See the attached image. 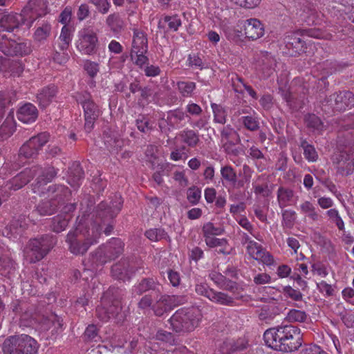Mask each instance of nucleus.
<instances>
[{
	"label": "nucleus",
	"mask_w": 354,
	"mask_h": 354,
	"mask_svg": "<svg viewBox=\"0 0 354 354\" xmlns=\"http://www.w3.org/2000/svg\"><path fill=\"white\" fill-rule=\"evenodd\" d=\"M263 339L268 347L282 352L295 351L302 344L300 329L291 324L267 329Z\"/></svg>",
	"instance_id": "nucleus-1"
},
{
	"label": "nucleus",
	"mask_w": 354,
	"mask_h": 354,
	"mask_svg": "<svg viewBox=\"0 0 354 354\" xmlns=\"http://www.w3.org/2000/svg\"><path fill=\"white\" fill-rule=\"evenodd\" d=\"M118 288H110L103 295L101 304L96 308V317L102 322L110 319L122 320V292Z\"/></svg>",
	"instance_id": "nucleus-2"
},
{
	"label": "nucleus",
	"mask_w": 354,
	"mask_h": 354,
	"mask_svg": "<svg viewBox=\"0 0 354 354\" xmlns=\"http://www.w3.org/2000/svg\"><path fill=\"white\" fill-rule=\"evenodd\" d=\"M201 317L195 308H182L175 312L169 322L173 331L183 335L193 331L198 326Z\"/></svg>",
	"instance_id": "nucleus-3"
},
{
	"label": "nucleus",
	"mask_w": 354,
	"mask_h": 354,
	"mask_svg": "<svg viewBox=\"0 0 354 354\" xmlns=\"http://www.w3.org/2000/svg\"><path fill=\"white\" fill-rule=\"evenodd\" d=\"M39 344L30 336L25 334L10 336L3 344V354H37Z\"/></svg>",
	"instance_id": "nucleus-4"
},
{
	"label": "nucleus",
	"mask_w": 354,
	"mask_h": 354,
	"mask_svg": "<svg viewBox=\"0 0 354 354\" xmlns=\"http://www.w3.org/2000/svg\"><path fill=\"white\" fill-rule=\"evenodd\" d=\"M124 243L121 239L112 238L104 244H102L93 252L90 257L95 267L96 265L102 266L106 263L118 258L123 252Z\"/></svg>",
	"instance_id": "nucleus-5"
},
{
	"label": "nucleus",
	"mask_w": 354,
	"mask_h": 354,
	"mask_svg": "<svg viewBox=\"0 0 354 354\" xmlns=\"http://www.w3.org/2000/svg\"><path fill=\"white\" fill-rule=\"evenodd\" d=\"M55 244V239L52 235L45 234L30 239L26 249V254L30 263L41 260Z\"/></svg>",
	"instance_id": "nucleus-6"
},
{
	"label": "nucleus",
	"mask_w": 354,
	"mask_h": 354,
	"mask_svg": "<svg viewBox=\"0 0 354 354\" xmlns=\"http://www.w3.org/2000/svg\"><path fill=\"white\" fill-rule=\"evenodd\" d=\"M354 106V94L350 91L333 93L322 102V109L326 112L344 111Z\"/></svg>",
	"instance_id": "nucleus-7"
},
{
	"label": "nucleus",
	"mask_w": 354,
	"mask_h": 354,
	"mask_svg": "<svg viewBox=\"0 0 354 354\" xmlns=\"http://www.w3.org/2000/svg\"><path fill=\"white\" fill-rule=\"evenodd\" d=\"M97 217L95 221L91 219L84 218L81 220L75 227V230L82 237L84 241L87 243L90 248L91 245H95L99 242L102 234V225L98 223Z\"/></svg>",
	"instance_id": "nucleus-8"
},
{
	"label": "nucleus",
	"mask_w": 354,
	"mask_h": 354,
	"mask_svg": "<svg viewBox=\"0 0 354 354\" xmlns=\"http://www.w3.org/2000/svg\"><path fill=\"white\" fill-rule=\"evenodd\" d=\"M194 290L198 295L204 297L214 304L225 306H235V299L232 296L225 292L216 291L206 283H197Z\"/></svg>",
	"instance_id": "nucleus-9"
},
{
	"label": "nucleus",
	"mask_w": 354,
	"mask_h": 354,
	"mask_svg": "<svg viewBox=\"0 0 354 354\" xmlns=\"http://www.w3.org/2000/svg\"><path fill=\"white\" fill-rule=\"evenodd\" d=\"M30 169L34 171V176L37 175L35 182L32 184L34 193L39 196L45 195L46 185L51 182L57 174V169L52 166L42 168L38 165L33 166Z\"/></svg>",
	"instance_id": "nucleus-10"
},
{
	"label": "nucleus",
	"mask_w": 354,
	"mask_h": 354,
	"mask_svg": "<svg viewBox=\"0 0 354 354\" xmlns=\"http://www.w3.org/2000/svg\"><path fill=\"white\" fill-rule=\"evenodd\" d=\"M50 134L47 132H41L31 137L19 149V158L25 159L36 158L42 147L48 142Z\"/></svg>",
	"instance_id": "nucleus-11"
},
{
	"label": "nucleus",
	"mask_w": 354,
	"mask_h": 354,
	"mask_svg": "<svg viewBox=\"0 0 354 354\" xmlns=\"http://www.w3.org/2000/svg\"><path fill=\"white\" fill-rule=\"evenodd\" d=\"M0 50L7 56H24L32 51L29 43H19L2 34L0 35Z\"/></svg>",
	"instance_id": "nucleus-12"
},
{
	"label": "nucleus",
	"mask_w": 354,
	"mask_h": 354,
	"mask_svg": "<svg viewBox=\"0 0 354 354\" xmlns=\"http://www.w3.org/2000/svg\"><path fill=\"white\" fill-rule=\"evenodd\" d=\"M241 142L239 133L227 124L221 129V142L225 152L228 155L238 156L240 149L236 147Z\"/></svg>",
	"instance_id": "nucleus-13"
},
{
	"label": "nucleus",
	"mask_w": 354,
	"mask_h": 354,
	"mask_svg": "<svg viewBox=\"0 0 354 354\" xmlns=\"http://www.w3.org/2000/svg\"><path fill=\"white\" fill-rule=\"evenodd\" d=\"M34 171L30 168H26L12 179L0 187V195L5 201L10 195V191H17L22 188L34 177Z\"/></svg>",
	"instance_id": "nucleus-14"
},
{
	"label": "nucleus",
	"mask_w": 354,
	"mask_h": 354,
	"mask_svg": "<svg viewBox=\"0 0 354 354\" xmlns=\"http://www.w3.org/2000/svg\"><path fill=\"white\" fill-rule=\"evenodd\" d=\"M77 50L84 55H92L96 52L98 39L95 32L91 29L84 28L78 34Z\"/></svg>",
	"instance_id": "nucleus-15"
},
{
	"label": "nucleus",
	"mask_w": 354,
	"mask_h": 354,
	"mask_svg": "<svg viewBox=\"0 0 354 354\" xmlns=\"http://www.w3.org/2000/svg\"><path fill=\"white\" fill-rule=\"evenodd\" d=\"M123 201L120 196L115 195L114 198L108 204L101 202L97 205V215L103 223L109 219H113L121 210Z\"/></svg>",
	"instance_id": "nucleus-16"
},
{
	"label": "nucleus",
	"mask_w": 354,
	"mask_h": 354,
	"mask_svg": "<svg viewBox=\"0 0 354 354\" xmlns=\"http://www.w3.org/2000/svg\"><path fill=\"white\" fill-rule=\"evenodd\" d=\"M156 297L154 300L151 309L156 316L161 317L165 313L170 309V304L176 301L178 299V304H181L184 302L185 297H176L175 295H162L160 290L158 293L156 294Z\"/></svg>",
	"instance_id": "nucleus-17"
},
{
	"label": "nucleus",
	"mask_w": 354,
	"mask_h": 354,
	"mask_svg": "<svg viewBox=\"0 0 354 354\" xmlns=\"http://www.w3.org/2000/svg\"><path fill=\"white\" fill-rule=\"evenodd\" d=\"M186 118H189V115L180 109L170 110L167 112L166 118H162L159 122L158 127L162 132L166 130L165 123L167 124L169 129H179L183 126V122Z\"/></svg>",
	"instance_id": "nucleus-18"
},
{
	"label": "nucleus",
	"mask_w": 354,
	"mask_h": 354,
	"mask_svg": "<svg viewBox=\"0 0 354 354\" xmlns=\"http://www.w3.org/2000/svg\"><path fill=\"white\" fill-rule=\"evenodd\" d=\"M140 268L141 267H136L129 261H122L112 266L111 274L115 279L125 281L129 280Z\"/></svg>",
	"instance_id": "nucleus-19"
},
{
	"label": "nucleus",
	"mask_w": 354,
	"mask_h": 354,
	"mask_svg": "<svg viewBox=\"0 0 354 354\" xmlns=\"http://www.w3.org/2000/svg\"><path fill=\"white\" fill-rule=\"evenodd\" d=\"M66 241L68 245L70 252L75 255H83L89 249L87 243L84 241L75 229L68 233Z\"/></svg>",
	"instance_id": "nucleus-20"
},
{
	"label": "nucleus",
	"mask_w": 354,
	"mask_h": 354,
	"mask_svg": "<svg viewBox=\"0 0 354 354\" xmlns=\"http://www.w3.org/2000/svg\"><path fill=\"white\" fill-rule=\"evenodd\" d=\"M160 283L153 278H144L132 287L131 293L133 297L140 296L147 292L156 295L160 290Z\"/></svg>",
	"instance_id": "nucleus-21"
},
{
	"label": "nucleus",
	"mask_w": 354,
	"mask_h": 354,
	"mask_svg": "<svg viewBox=\"0 0 354 354\" xmlns=\"http://www.w3.org/2000/svg\"><path fill=\"white\" fill-rule=\"evenodd\" d=\"M148 52V39L147 35L141 30L133 29V36L130 52V57L141 53H147Z\"/></svg>",
	"instance_id": "nucleus-22"
},
{
	"label": "nucleus",
	"mask_w": 354,
	"mask_h": 354,
	"mask_svg": "<svg viewBox=\"0 0 354 354\" xmlns=\"http://www.w3.org/2000/svg\"><path fill=\"white\" fill-rule=\"evenodd\" d=\"M276 60L268 52H261L258 61V70L262 73L263 78H268L275 71Z\"/></svg>",
	"instance_id": "nucleus-23"
},
{
	"label": "nucleus",
	"mask_w": 354,
	"mask_h": 354,
	"mask_svg": "<svg viewBox=\"0 0 354 354\" xmlns=\"http://www.w3.org/2000/svg\"><path fill=\"white\" fill-rule=\"evenodd\" d=\"M45 194L59 205V203L68 200L71 191L64 185H53L48 187L45 191Z\"/></svg>",
	"instance_id": "nucleus-24"
},
{
	"label": "nucleus",
	"mask_w": 354,
	"mask_h": 354,
	"mask_svg": "<svg viewBox=\"0 0 354 354\" xmlns=\"http://www.w3.org/2000/svg\"><path fill=\"white\" fill-rule=\"evenodd\" d=\"M83 110L85 120L84 129L86 133H90L94 127L96 120L100 115V111L94 102L84 105Z\"/></svg>",
	"instance_id": "nucleus-25"
},
{
	"label": "nucleus",
	"mask_w": 354,
	"mask_h": 354,
	"mask_svg": "<svg viewBox=\"0 0 354 354\" xmlns=\"http://www.w3.org/2000/svg\"><path fill=\"white\" fill-rule=\"evenodd\" d=\"M335 163L339 173L346 176L351 174L354 171V153H340Z\"/></svg>",
	"instance_id": "nucleus-26"
},
{
	"label": "nucleus",
	"mask_w": 354,
	"mask_h": 354,
	"mask_svg": "<svg viewBox=\"0 0 354 354\" xmlns=\"http://www.w3.org/2000/svg\"><path fill=\"white\" fill-rule=\"evenodd\" d=\"M57 92V87L54 84L39 89L36 96L39 106L42 109L46 108L55 98Z\"/></svg>",
	"instance_id": "nucleus-27"
},
{
	"label": "nucleus",
	"mask_w": 354,
	"mask_h": 354,
	"mask_svg": "<svg viewBox=\"0 0 354 354\" xmlns=\"http://www.w3.org/2000/svg\"><path fill=\"white\" fill-rule=\"evenodd\" d=\"M38 114L37 107L30 102L21 105L17 112L18 120L25 124L34 122L37 120Z\"/></svg>",
	"instance_id": "nucleus-28"
},
{
	"label": "nucleus",
	"mask_w": 354,
	"mask_h": 354,
	"mask_svg": "<svg viewBox=\"0 0 354 354\" xmlns=\"http://www.w3.org/2000/svg\"><path fill=\"white\" fill-rule=\"evenodd\" d=\"M284 42L292 56H296L304 52L305 42L295 32L286 35L284 38Z\"/></svg>",
	"instance_id": "nucleus-29"
},
{
	"label": "nucleus",
	"mask_w": 354,
	"mask_h": 354,
	"mask_svg": "<svg viewBox=\"0 0 354 354\" xmlns=\"http://www.w3.org/2000/svg\"><path fill=\"white\" fill-rule=\"evenodd\" d=\"M209 277L220 289L231 292H234L237 290L236 282L227 279L226 276L219 272L212 271L209 274Z\"/></svg>",
	"instance_id": "nucleus-30"
},
{
	"label": "nucleus",
	"mask_w": 354,
	"mask_h": 354,
	"mask_svg": "<svg viewBox=\"0 0 354 354\" xmlns=\"http://www.w3.org/2000/svg\"><path fill=\"white\" fill-rule=\"evenodd\" d=\"M26 223L22 219H13L3 229V235L9 239H15L21 236L26 230Z\"/></svg>",
	"instance_id": "nucleus-31"
},
{
	"label": "nucleus",
	"mask_w": 354,
	"mask_h": 354,
	"mask_svg": "<svg viewBox=\"0 0 354 354\" xmlns=\"http://www.w3.org/2000/svg\"><path fill=\"white\" fill-rule=\"evenodd\" d=\"M277 198L279 207L284 209L294 204L295 193L291 188L280 186L277 191Z\"/></svg>",
	"instance_id": "nucleus-32"
},
{
	"label": "nucleus",
	"mask_w": 354,
	"mask_h": 354,
	"mask_svg": "<svg viewBox=\"0 0 354 354\" xmlns=\"http://www.w3.org/2000/svg\"><path fill=\"white\" fill-rule=\"evenodd\" d=\"M316 68L322 75L321 77H319V82L324 83V88L328 86V82H327V77L337 71L335 62L326 60L322 63L318 64L316 66Z\"/></svg>",
	"instance_id": "nucleus-33"
},
{
	"label": "nucleus",
	"mask_w": 354,
	"mask_h": 354,
	"mask_svg": "<svg viewBox=\"0 0 354 354\" xmlns=\"http://www.w3.org/2000/svg\"><path fill=\"white\" fill-rule=\"evenodd\" d=\"M178 136L181 142L190 148L197 147L201 142L199 133L194 129L186 128Z\"/></svg>",
	"instance_id": "nucleus-34"
},
{
	"label": "nucleus",
	"mask_w": 354,
	"mask_h": 354,
	"mask_svg": "<svg viewBox=\"0 0 354 354\" xmlns=\"http://www.w3.org/2000/svg\"><path fill=\"white\" fill-rule=\"evenodd\" d=\"M243 27L245 37L252 40H256L265 34L263 24H244Z\"/></svg>",
	"instance_id": "nucleus-35"
},
{
	"label": "nucleus",
	"mask_w": 354,
	"mask_h": 354,
	"mask_svg": "<svg viewBox=\"0 0 354 354\" xmlns=\"http://www.w3.org/2000/svg\"><path fill=\"white\" fill-rule=\"evenodd\" d=\"M281 95L283 100L292 111H297L304 106V100L295 97L289 91L280 89Z\"/></svg>",
	"instance_id": "nucleus-36"
},
{
	"label": "nucleus",
	"mask_w": 354,
	"mask_h": 354,
	"mask_svg": "<svg viewBox=\"0 0 354 354\" xmlns=\"http://www.w3.org/2000/svg\"><path fill=\"white\" fill-rule=\"evenodd\" d=\"M75 31V28L71 24H65L62 28L61 34L59 37L60 43L58 44V48L62 51H65L72 40L73 33Z\"/></svg>",
	"instance_id": "nucleus-37"
},
{
	"label": "nucleus",
	"mask_w": 354,
	"mask_h": 354,
	"mask_svg": "<svg viewBox=\"0 0 354 354\" xmlns=\"http://www.w3.org/2000/svg\"><path fill=\"white\" fill-rule=\"evenodd\" d=\"M84 178V172L77 162H74L69 168L68 183L73 187H79Z\"/></svg>",
	"instance_id": "nucleus-38"
},
{
	"label": "nucleus",
	"mask_w": 354,
	"mask_h": 354,
	"mask_svg": "<svg viewBox=\"0 0 354 354\" xmlns=\"http://www.w3.org/2000/svg\"><path fill=\"white\" fill-rule=\"evenodd\" d=\"M300 212L313 222H317L322 218L315 205L309 201H305L299 205Z\"/></svg>",
	"instance_id": "nucleus-39"
},
{
	"label": "nucleus",
	"mask_w": 354,
	"mask_h": 354,
	"mask_svg": "<svg viewBox=\"0 0 354 354\" xmlns=\"http://www.w3.org/2000/svg\"><path fill=\"white\" fill-rule=\"evenodd\" d=\"M15 131V121L12 115H8L0 127V142L9 138Z\"/></svg>",
	"instance_id": "nucleus-40"
},
{
	"label": "nucleus",
	"mask_w": 354,
	"mask_h": 354,
	"mask_svg": "<svg viewBox=\"0 0 354 354\" xmlns=\"http://www.w3.org/2000/svg\"><path fill=\"white\" fill-rule=\"evenodd\" d=\"M145 236L151 241L158 242L162 240H165L167 242H171V238L162 227L150 228L145 231Z\"/></svg>",
	"instance_id": "nucleus-41"
},
{
	"label": "nucleus",
	"mask_w": 354,
	"mask_h": 354,
	"mask_svg": "<svg viewBox=\"0 0 354 354\" xmlns=\"http://www.w3.org/2000/svg\"><path fill=\"white\" fill-rule=\"evenodd\" d=\"M253 114L241 116L239 119V122L245 128L250 131H256L260 127L259 118L257 113L252 111Z\"/></svg>",
	"instance_id": "nucleus-42"
},
{
	"label": "nucleus",
	"mask_w": 354,
	"mask_h": 354,
	"mask_svg": "<svg viewBox=\"0 0 354 354\" xmlns=\"http://www.w3.org/2000/svg\"><path fill=\"white\" fill-rule=\"evenodd\" d=\"M71 215L68 214H59L52 218L50 227L55 232L59 233L64 231L68 225Z\"/></svg>",
	"instance_id": "nucleus-43"
},
{
	"label": "nucleus",
	"mask_w": 354,
	"mask_h": 354,
	"mask_svg": "<svg viewBox=\"0 0 354 354\" xmlns=\"http://www.w3.org/2000/svg\"><path fill=\"white\" fill-rule=\"evenodd\" d=\"M57 204L51 199L40 202L37 206L36 211L41 216H48L54 214L57 209Z\"/></svg>",
	"instance_id": "nucleus-44"
},
{
	"label": "nucleus",
	"mask_w": 354,
	"mask_h": 354,
	"mask_svg": "<svg viewBox=\"0 0 354 354\" xmlns=\"http://www.w3.org/2000/svg\"><path fill=\"white\" fill-rule=\"evenodd\" d=\"M24 71V66L20 61L7 60L4 63V71L3 72L10 73L14 77H19Z\"/></svg>",
	"instance_id": "nucleus-45"
},
{
	"label": "nucleus",
	"mask_w": 354,
	"mask_h": 354,
	"mask_svg": "<svg viewBox=\"0 0 354 354\" xmlns=\"http://www.w3.org/2000/svg\"><path fill=\"white\" fill-rule=\"evenodd\" d=\"M224 231L223 227L221 225H216L212 222H207L202 227V233L204 238L222 235Z\"/></svg>",
	"instance_id": "nucleus-46"
},
{
	"label": "nucleus",
	"mask_w": 354,
	"mask_h": 354,
	"mask_svg": "<svg viewBox=\"0 0 354 354\" xmlns=\"http://www.w3.org/2000/svg\"><path fill=\"white\" fill-rule=\"evenodd\" d=\"M211 108L213 112L214 122L224 124L227 121L226 109L221 104L212 102Z\"/></svg>",
	"instance_id": "nucleus-47"
},
{
	"label": "nucleus",
	"mask_w": 354,
	"mask_h": 354,
	"mask_svg": "<svg viewBox=\"0 0 354 354\" xmlns=\"http://www.w3.org/2000/svg\"><path fill=\"white\" fill-rule=\"evenodd\" d=\"M16 263L10 257L9 251L0 252V270L8 273L15 270Z\"/></svg>",
	"instance_id": "nucleus-48"
},
{
	"label": "nucleus",
	"mask_w": 354,
	"mask_h": 354,
	"mask_svg": "<svg viewBox=\"0 0 354 354\" xmlns=\"http://www.w3.org/2000/svg\"><path fill=\"white\" fill-rule=\"evenodd\" d=\"M308 316L305 311L297 309H290L288 312L285 319L290 323H304L308 319Z\"/></svg>",
	"instance_id": "nucleus-49"
},
{
	"label": "nucleus",
	"mask_w": 354,
	"mask_h": 354,
	"mask_svg": "<svg viewBox=\"0 0 354 354\" xmlns=\"http://www.w3.org/2000/svg\"><path fill=\"white\" fill-rule=\"evenodd\" d=\"M176 85L179 93L184 97H192L196 89V83L194 82L180 81Z\"/></svg>",
	"instance_id": "nucleus-50"
},
{
	"label": "nucleus",
	"mask_w": 354,
	"mask_h": 354,
	"mask_svg": "<svg viewBox=\"0 0 354 354\" xmlns=\"http://www.w3.org/2000/svg\"><path fill=\"white\" fill-rule=\"evenodd\" d=\"M281 209L282 226L284 228L291 229L295 223L297 214L294 210L292 209Z\"/></svg>",
	"instance_id": "nucleus-51"
},
{
	"label": "nucleus",
	"mask_w": 354,
	"mask_h": 354,
	"mask_svg": "<svg viewBox=\"0 0 354 354\" xmlns=\"http://www.w3.org/2000/svg\"><path fill=\"white\" fill-rule=\"evenodd\" d=\"M84 337L87 342H99L101 341V337L99 334V328L96 325H88L84 333Z\"/></svg>",
	"instance_id": "nucleus-52"
},
{
	"label": "nucleus",
	"mask_w": 354,
	"mask_h": 354,
	"mask_svg": "<svg viewBox=\"0 0 354 354\" xmlns=\"http://www.w3.org/2000/svg\"><path fill=\"white\" fill-rule=\"evenodd\" d=\"M301 147L304 149V156L308 162H316L318 160V153L314 146L304 140L301 142Z\"/></svg>",
	"instance_id": "nucleus-53"
},
{
	"label": "nucleus",
	"mask_w": 354,
	"mask_h": 354,
	"mask_svg": "<svg viewBox=\"0 0 354 354\" xmlns=\"http://www.w3.org/2000/svg\"><path fill=\"white\" fill-rule=\"evenodd\" d=\"M306 122L308 128L314 131L320 132L324 129V123L321 119L315 114H309L306 117Z\"/></svg>",
	"instance_id": "nucleus-54"
},
{
	"label": "nucleus",
	"mask_w": 354,
	"mask_h": 354,
	"mask_svg": "<svg viewBox=\"0 0 354 354\" xmlns=\"http://www.w3.org/2000/svg\"><path fill=\"white\" fill-rule=\"evenodd\" d=\"M221 175L225 182L229 185L236 182V173L230 165H225L221 168Z\"/></svg>",
	"instance_id": "nucleus-55"
},
{
	"label": "nucleus",
	"mask_w": 354,
	"mask_h": 354,
	"mask_svg": "<svg viewBox=\"0 0 354 354\" xmlns=\"http://www.w3.org/2000/svg\"><path fill=\"white\" fill-rule=\"evenodd\" d=\"M279 314V309L276 307H266L261 309L259 315V319L266 322L272 321Z\"/></svg>",
	"instance_id": "nucleus-56"
},
{
	"label": "nucleus",
	"mask_w": 354,
	"mask_h": 354,
	"mask_svg": "<svg viewBox=\"0 0 354 354\" xmlns=\"http://www.w3.org/2000/svg\"><path fill=\"white\" fill-rule=\"evenodd\" d=\"M284 296L295 301H299L303 299V294L299 290L295 289L290 286H286L283 288Z\"/></svg>",
	"instance_id": "nucleus-57"
},
{
	"label": "nucleus",
	"mask_w": 354,
	"mask_h": 354,
	"mask_svg": "<svg viewBox=\"0 0 354 354\" xmlns=\"http://www.w3.org/2000/svg\"><path fill=\"white\" fill-rule=\"evenodd\" d=\"M136 124L138 129L142 133H147L153 129L149 119L143 115L138 116L136 120Z\"/></svg>",
	"instance_id": "nucleus-58"
},
{
	"label": "nucleus",
	"mask_w": 354,
	"mask_h": 354,
	"mask_svg": "<svg viewBox=\"0 0 354 354\" xmlns=\"http://www.w3.org/2000/svg\"><path fill=\"white\" fill-rule=\"evenodd\" d=\"M201 198V190L196 186L189 187L187 191V199L192 205L199 203Z\"/></svg>",
	"instance_id": "nucleus-59"
},
{
	"label": "nucleus",
	"mask_w": 354,
	"mask_h": 354,
	"mask_svg": "<svg viewBox=\"0 0 354 354\" xmlns=\"http://www.w3.org/2000/svg\"><path fill=\"white\" fill-rule=\"evenodd\" d=\"M252 185L254 194L256 195H261L263 197L270 196L272 193L274 187L273 185L269 186L268 183H264L263 185L253 183Z\"/></svg>",
	"instance_id": "nucleus-60"
},
{
	"label": "nucleus",
	"mask_w": 354,
	"mask_h": 354,
	"mask_svg": "<svg viewBox=\"0 0 354 354\" xmlns=\"http://www.w3.org/2000/svg\"><path fill=\"white\" fill-rule=\"evenodd\" d=\"M243 171L244 173V177L243 179L237 180V177L236 178V182L232 183L231 185L233 186L234 188H241L243 187L245 183H249L250 181L251 178V169L250 167L247 165H244L243 166Z\"/></svg>",
	"instance_id": "nucleus-61"
},
{
	"label": "nucleus",
	"mask_w": 354,
	"mask_h": 354,
	"mask_svg": "<svg viewBox=\"0 0 354 354\" xmlns=\"http://www.w3.org/2000/svg\"><path fill=\"white\" fill-rule=\"evenodd\" d=\"M62 320L56 315H51L44 319L43 326L45 330H48L50 328V325H52L55 329L58 330L62 326Z\"/></svg>",
	"instance_id": "nucleus-62"
},
{
	"label": "nucleus",
	"mask_w": 354,
	"mask_h": 354,
	"mask_svg": "<svg viewBox=\"0 0 354 354\" xmlns=\"http://www.w3.org/2000/svg\"><path fill=\"white\" fill-rule=\"evenodd\" d=\"M187 65L189 67L202 70L204 68V63L198 54H189L187 57Z\"/></svg>",
	"instance_id": "nucleus-63"
},
{
	"label": "nucleus",
	"mask_w": 354,
	"mask_h": 354,
	"mask_svg": "<svg viewBox=\"0 0 354 354\" xmlns=\"http://www.w3.org/2000/svg\"><path fill=\"white\" fill-rule=\"evenodd\" d=\"M156 297V295L153 293L145 295L138 303V308L142 310L152 308Z\"/></svg>",
	"instance_id": "nucleus-64"
}]
</instances>
